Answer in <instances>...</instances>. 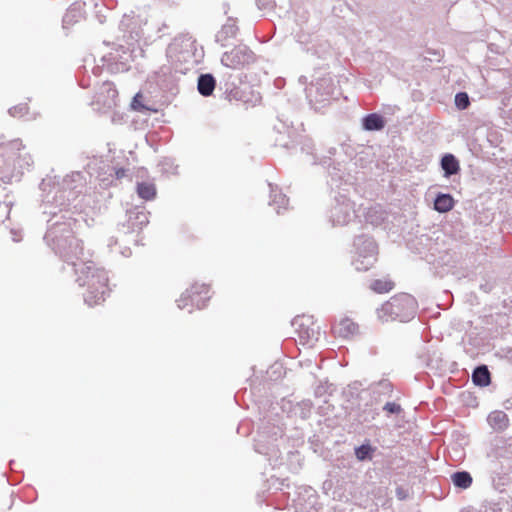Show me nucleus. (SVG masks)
<instances>
[{
	"mask_svg": "<svg viewBox=\"0 0 512 512\" xmlns=\"http://www.w3.org/2000/svg\"><path fill=\"white\" fill-rule=\"evenodd\" d=\"M65 260L74 266L79 286L85 287L84 301L93 307L105 301L108 293V276L92 260H86L84 244L81 240H74L64 253Z\"/></svg>",
	"mask_w": 512,
	"mask_h": 512,
	"instance_id": "1",
	"label": "nucleus"
},
{
	"mask_svg": "<svg viewBox=\"0 0 512 512\" xmlns=\"http://www.w3.org/2000/svg\"><path fill=\"white\" fill-rule=\"evenodd\" d=\"M417 309V302L413 296L406 293L397 294L383 303L377 309V318L381 323L393 321L405 322L412 319Z\"/></svg>",
	"mask_w": 512,
	"mask_h": 512,
	"instance_id": "2",
	"label": "nucleus"
},
{
	"mask_svg": "<svg viewBox=\"0 0 512 512\" xmlns=\"http://www.w3.org/2000/svg\"><path fill=\"white\" fill-rule=\"evenodd\" d=\"M298 341L302 345H312L320 335V327L316 324L312 316H297L292 322Z\"/></svg>",
	"mask_w": 512,
	"mask_h": 512,
	"instance_id": "3",
	"label": "nucleus"
},
{
	"mask_svg": "<svg viewBox=\"0 0 512 512\" xmlns=\"http://www.w3.org/2000/svg\"><path fill=\"white\" fill-rule=\"evenodd\" d=\"M210 288L206 284L195 283L190 286L180 297L178 307L184 309L188 306L202 308L209 298Z\"/></svg>",
	"mask_w": 512,
	"mask_h": 512,
	"instance_id": "4",
	"label": "nucleus"
},
{
	"mask_svg": "<svg viewBox=\"0 0 512 512\" xmlns=\"http://www.w3.org/2000/svg\"><path fill=\"white\" fill-rule=\"evenodd\" d=\"M332 332L336 337L348 339L359 332V326L352 319L344 317L332 326Z\"/></svg>",
	"mask_w": 512,
	"mask_h": 512,
	"instance_id": "5",
	"label": "nucleus"
},
{
	"mask_svg": "<svg viewBox=\"0 0 512 512\" xmlns=\"http://www.w3.org/2000/svg\"><path fill=\"white\" fill-rule=\"evenodd\" d=\"M247 61V54L240 48H233L222 55L221 62L228 68L238 69Z\"/></svg>",
	"mask_w": 512,
	"mask_h": 512,
	"instance_id": "6",
	"label": "nucleus"
},
{
	"mask_svg": "<svg viewBox=\"0 0 512 512\" xmlns=\"http://www.w3.org/2000/svg\"><path fill=\"white\" fill-rule=\"evenodd\" d=\"M215 79L211 74H203L198 79V91L203 96H210L215 89Z\"/></svg>",
	"mask_w": 512,
	"mask_h": 512,
	"instance_id": "7",
	"label": "nucleus"
},
{
	"mask_svg": "<svg viewBox=\"0 0 512 512\" xmlns=\"http://www.w3.org/2000/svg\"><path fill=\"white\" fill-rule=\"evenodd\" d=\"M454 199L450 194H439L434 201V209L440 213H446L453 209Z\"/></svg>",
	"mask_w": 512,
	"mask_h": 512,
	"instance_id": "8",
	"label": "nucleus"
},
{
	"mask_svg": "<svg viewBox=\"0 0 512 512\" xmlns=\"http://www.w3.org/2000/svg\"><path fill=\"white\" fill-rule=\"evenodd\" d=\"M472 380L474 384L478 386H488L491 382L490 372L488 368L485 365L477 367L473 372Z\"/></svg>",
	"mask_w": 512,
	"mask_h": 512,
	"instance_id": "9",
	"label": "nucleus"
},
{
	"mask_svg": "<svg viewBox=\"0 0 512 512\" xmlns=\"http://www.w3.org/2000/svg\"><path fill=\"white\" fill-rule=\"evenodd\" d=\"M384 125L383 117L376 113H371L363 119V127L368 131L381 130Z\"/></svg>",
	"mask_w": 512,
	"mask_h": 512,
	"instance_id": "10",
	"label": "nucleus"
},
{
	"mask_svg": "<svg viewBox=\"0 0 512 512\" xmlns=\"http://www.w3.org/2000/svg\"><path fill=\"white\" fill-rule=\"evenodd\" d=\"M394 282L388 277L375 279L371 282L370 288L379 294L388 293L394 288Z\"/></svg>",
	"mask_w": 512,
	"mask_h": 512,
	"instance_id": "11",
	"label": "nucleus"
},
{
	"mask_svg": "<svg viewBox=\"0 0 512 512\" xmlns=\"http://www.w3.org/2000/svg\"><path fill=\"white\" fill-rule=\"evenodd\" d=\"M441 166L446 176L456 174L460 169L457 159L452 154H447L442 158Z\"/></svg>",
	"mask_w": 512,
	"mask_h": 512,
	"instance_id": "12",
	"label": "nucleus"
},
{
	"mask_svg": "<svg viewBox=\"0 0 512 512\" xmlns=\"http://www.w3.org/2000/svg\"><path fill=\"white\" fill-rule=\"evenodd\" d=\"M452 481L455 486L467 489L472 484V477L468 472H456L452 475Z\"/></svg>",
	"mask_w": 512,
	"mask_h": 512,
	"instance_id": "13",
	"label": "nucleus"
},
{
	"mask_svg": "<svg viewBox=\"0 0 512 512\" xmlns=\"http://www.w3.org/2000/svg\"><path fill=\"white\" fill-rule=\"evenodd\" d=\"M137 193L144 200H152L156 195V189L153 184L142 182L137 185Z\"/></svg>",
	"mask_w": 512,
	"mask_h": 512,
	"instance_id": "14",
	"label": "nucleus"
},
{
	"mask_svg": "<svg viewBox=\"0 0 512 512\" xmlns=\"http://www.w3.org/2000/svg\"><path fill=\"white\" fill-rule=\"evenodd\" d=\"M455 104L461 110L466 109L470 104L469 97H468L467 93H465V92L457 93L455 96Z\"/></svg>",
	"mask_w": 512,
	"mask_h": 512,
	"instance_id": "15",
	"label": "nucleus"
},
{
	"mask_svg": "<svg viewBox=\"0 0 512 512\" xmlns=\"http://www.w3.org/2000/svg\"><path fill=\"white\" fill-rule=\"evenodd\" d=\"M372 449L369 445H361L355 451V454L359 460H364L371 453Z\"/></svg>",
	"mask_w": 512,
	"mask_h": 512,
	"instance_id": "16",
	"label": "nucleus"
},
{
	"mask_svg": "<svg viewBox=\"0 0 512 512\" xmlns=\"http://www.w3.org/2000/svg\"><path fill=\"white\" fill-rule=\"evenodd\" d=\"M383 410L388 414H399L402 411V408L395 402H387L384 405Z\"/></svg>",
	"mask_w": 512,
	"mask_h": 512,
	"instance_id": "17",
	"label": "nucleus"
},
{
	"mask_svg": "<svg viewBox=\"0 0 512 512\" xmlns=\"http://www.w3.org/2000/svg\"><path fill=\"white\" fill-rule=\"evenodd\" d=\"M103 89L107 92V94L112 98L113 103L115 104V99L118 96V91L112 83H104Z\"/></svg>",
	"mask_w": 512,
	"mask_h": 512,
	"instance_id": "18",
	"label": "nucleus"
},
{
	"mask_svg": "<svg viewBox=\"0 0 512 512\" xmlns=\"http://www.w3.org/2000/svg\"><path fill=\"white\" fill-rule=\"evenodd\" d=\"M143 96L141 93H137L133 100H132V108L134 110H138V111H141V110H144L145 109V106L142 104L141 100H142Z\"/></svg>",
	"mask_w": 512,
	"mask_h": 512,
	"instance_id": "19",
	"label": "nucleus"
},
{
	"mask_svg": "<svg viewBox=\"0 0 512 512\" xmlns=\"http://www.w3.org/2000/svg\"><path fill=\"white\" fill-rule=\"evenodd\" d=\"M490 420L497 422H507V415L503 412H496L490 416Z\"/></svg>",
	"mask_w": 512,
	"mask_h": 512,
	"instance_id": "20",
	"label": "nucleus"
},
{
	"mask_svg": "<svg viewBox=\"0 0 512 512\" xmlns=\"http://www.w3.org/2000/svg\"><path fill=\"white\" fill-rule=\"evenodd\" d=\"M9 154V149L6 146H0V158L4 159Z\"/></svg>",
	"mask_w": 512,
	"mask_h": 512,
	"instance_id": "21",
	"label": "nucleus"
}]
</instances>
